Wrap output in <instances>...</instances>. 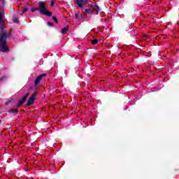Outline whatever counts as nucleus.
<instances>
[{
  "label": "nucleus",
  "mask_w": 179,
  "mask_h": 179,
  "mask_svg": "<svg viewBox=\"0 0 179 179\" xmlns=\"http://www.w3.org/2000/svg\"><path fill=\"white\" fill-rule=\"evenodd\" d=\"M8 34L3 25H0V51L1 52H8V47H6V38Z\"/></svg>",
  "instance_id": "1"
},
{
  "label": "nucleus",
  "mask_w": 179,
  "mask_h": 179,
  "mask_svg": "<svg viewBox=\"0 0 179 179\" xmlns=\"http://www.w3.org/2000/svg\"><path fill=\"white\" fill-rule=\"evenodd\" d=\"M38 7H33L31 8V12H36V10H38L41 15H45L46 16H52V13L50 12L47 10V7H45V3L44 1H39L38 3Z\"/></svg>",
  "instance_id": "2"
},
{
  "label": "nucleus",
  "mask_w": 179,
  "mask_h": 179,
  "mask_svg": "<svg viewBox=\"0 0 179 179\" xmlns=\"http://www.w3.org/2000/svg\"><path fill=\"white\" fill-rule=\"evenodd\" d=\"M34 100H36V96L34 95V94H32V95L28 100L27 106H31V104L34 103Z\"/></svg>",
  "instance_id": "3"
},
{
  "label": "nucleus",
  "mask_w": 179,
  "mask_h": 179,
  "mask_svg": "<svg viewBox=\"0 0 179 179\" xmlns=\"http://www.w3.org/2000/svg\"><path fill=\"white\" fill-rule=\"evenodd\" d=\"M44 76H47V74L43 73L41 76H38L37 78L35 80V85L37 86L40 82H41V78H44Z\"/></svg>",
  "instance_id": "4"
},
{
  "label": "nucleus",
  "mask_w": 179,
  "mask_h": 179,
  "mask_svg": "<svg viewBox=\"0 0 179 179\" xmlns=\"http://www.w3.org/2000/svg\"><path fill=\"white\" fill-rule=\"evenodd\" d=\"M87 0H75V3L78 4L80 8H82L83 5H85V2H86Z\"/></svg>",
  "instance_id": "5"
},
{
  "label": "nucleus",
  "mask_w": 179,
  "mask_h": 179,
  "mask_svg": "<svg viewBox=\"0 0 179 179\" xmlns=\"http://www.w3.org/2000/svg\"><path fill=\"white\" fill-rule=\"evenodd\" d=\"M29 96V93L27 94V95L23 97V99H22L21 101H20V103L17 105V107H20L22 106V104H23L24 103V101H26V100L27 99V96Z\"/></svg>",
  "instance_id": "6"
},
{
  "label": "nucleus",
  "mask_w": 179,
  "mask_h": 179,
  "mask_svg": "<svg viewBox=\"0 0 179 179\" xmlns=\"http://www.w3.org/2000/svg\"><path fill=\"white\" fill-rule=\"evenodd\" d=\"M68 30H69V27L66 26V27L62 29V34H66Z\"/></svg>",
  "instance_id": "7"
},
{
  "label": "nucleus",
  "mask_w": 179,
  "mask_h": 179,
  "mask_svg": "<svg viewBox=\"0 0 179 179\" xmlns=\"http://www.w3.org/2000/svg\"><path fill=\"white\" fill-rule=\"evenodd\" d=\"M93 9L95 10L96 12H99L100 11V7H99V6L97 5H94L92 6Z\"/></svg>",
  "instance_id": "8"
},
{
  "label": "nucleus",
  "mask_w": 179,
  "mask_h": 179,
  "mask_svg": "<svg viewBox=\"0 0 179 179\" xmlns=\"http://www.w3.org/2000/svg\"><path fill=\"white\" fill-rule=\"evenodd\" d=\"M80 17H82V15H80V13H76V19H77V20H80Z\"/></svg>",
  "instance_id": "9"
},
{
  "label": "nucleus",
  "mask_w": 179,
  "mask_h": 179,
  "mask_svg": "<svg viewBox=\"0 0 179 179\" xmlns=\"http://www.w3.org/2000/svg\"><path fill=\"white\" fill-rule=\"evenodd\" d=\"M86 13H93V10H89L87 8L85 9Z\"/></svg>",
  "instance_id": "10"
},
{
  "label": "nucleus",
  "mask_w": 179,
  "mask_h": 179,
  "mask_svg": "<svg viewBox=\"0 0 179 179\" xmlns=\"http://www.w3.org/2000/svg\"><path fill=\"white\" fill-rule=\"evenodd\" d=\"M92 44H97L99 43V41L97 39H94L91 41Z\"/></svg>",
  "instance_id": "11"
},
{
  "label": "nucleus",
  "mask_w": 179,
  "mask_h": 179,
  "mask_svg": "<svg viewBox=\"0 0 179 179\" xmlns=\"http://www.w3.org/2000/svg\"><path fill=\"white\" fill-rule=\"evenodd\" d=\"M13 20L14 23H19V20H17V18H16V17H14L13 19Z\"/></svg>",
  "instance_id": "12"
},
{
  "label": "nucleus",
  "mask_w": 179,
  "mask_h": 179,
  "mask_svg": "<svg viewBox=\"0 0 179 179\" xmlns=\"http://www.w3.org/2000/svg\"><path fill=\"white\" fill-rule=\"evenodd\" d=\"M27 10H29L28 8H25L22 10V13H25V12H27Z\"/></svg>",
  "instance_id": "13"
},
{
  "label": "nucleus",
  "mask_w": 179,
  "mask_h": 179,
  "mask_svg": "<svg viewBox=\"0 0 179 179\" xmlns=\"http://www.w3.org/2000/svg\"><path fill=\"white\" fill-rule=\"evenodd\" d=\"M52 20L56 22V23H58V20H57V17H52Z\"/></svg>",
  "instance_id": "14"
},
{
  "label": "nucleus",
  "mask_w": 179,
  "mask_h": 179,
  "mask_svg": "<svg viewBox=\"0 0 179 179\" xmlns=\"http://www.w3.org/2000/svg\"><path fill=\"white\" fill-rule=\"evenodd\" d=\"M54 5H55V3L52 1L50 3V6H54Z\"/></svg>",
  "instance_id": "15"
},
{
  "label": "nucleus",
  "mask_w": 179,
  "mask_h": 179,
  "mask_svg": "<svg viewBox=\"0 0 179 179\" xmlns=\"http://www.w3.org/2000/svg\"><path fill=\"white\" fill-rule=\"evenodd\" d=\"M3 79H6V77L3 76V77L0 78V80H3Z\"/></svg>",
  "instance_id": "16"
},
{
  "label": "nucleus",
  "mask_w": 179,
  "mask_h": 179,
  "mask_svg": "<svg viewBox=\"0 0 179 179\" xmlns=\"http://www.w3.org/2000/svg\"><path fill=\"white\" fill-rule=\"evenodd\" d=\"M10 113H16V109H12V110H10Z\"/></svg>",
  "instance_id": "17"
},
{
  "label": "nucleus",
  "mask_w": 179,
  "mask_h": 179,
  "mask_svg": "<svg viewBox=\"0 0 179 179\" xmlns=\"http://www.w3.org/2000/svg\"><path fill=\"white\" fill-rule=\"evenodd\" d=\"M2 17H3L2 14L0 13V22H2Z\"/></svg>",
  "instance_id": "18"
},
{
  "label": "nucleus",
  "mask_w": 179,
  "mask_h": 179,
  "mask_svg": "<svg viewBox=\"0 0 179 179\" xmlns=\"http://www.w3.org/2000/svg\"><path fill=\"white\" fill-rule=\"evenodd\" d=\"M48 26H52V22H48Z\"/></svg>",
  "instance_id": "19"
},
{
  "label": "nucleus",
  "mask_w": 179,
  "mask_h": 179,
  "mask_svg": "<svg viewBox=\"0 0 179 179\" xmlns=\"http://www.w3.org/2000/svg\"><path fill=\"white\" fill-rule=\"evenodd\" d=\"M0 122H1V120H0Z\"/></svg>",
  "instance_id": "20"
}]
</instances>
